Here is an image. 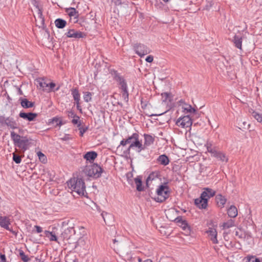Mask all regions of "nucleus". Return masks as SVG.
<instances>
[{"instance_id":"obj_1","label":"nucleus","mask_w":262,"mask_h":262,"mask_svg":"<svg viewBox=\"0 0 262 262\" xmlns=\"http://www.w3.org/2000/svg\"><path fill=\"white\" fill-rule=\"evenodd\" d=\"M131 149L140 152L144 150L142 141L139 140V136L137 133H134L126 139L121 141L120 145L117 147V150L122 156L127 157L130 154Z\"/></svg>"},{"instance_id":"obj_2","label":"nucleus","mask_w":262,"mask_h":262,"mask_svg":"<svg viewBox=\"0 0 262 262\" xmlns=\"http://www.w3.org/2000/svg\"><path fill=\"white\" fill-rule=\"evenodd\" d=\"M69 188L80 196H86L87 193L83 180L79 178L71 179L68 182Z\"/></svg>"},{"instance_id":"obj_3","label":"nucleus","mask_w":262,"mask_h":262,"mask_svg":"<svg viewBox=\"0 0 262 262\" xmlns=\"http://www.w3.org/2000/svg\"><path fill=\"white\" fill-rule=\"evenodd\" d=\"M156 192L155 200L157 202H163L169 197L170 189L167 183H164L158 186Z\"/></svg>"},{"instance_id":"obj_4","label":"nucleus","mask_w":262,"mask_h":262,"mask_svg":"<svg viewBox=\"0 0 262 262\" xmlns=\"http://www.w3.org/2000/svg\"><path fill=\"white\" fill-rule=\"evenodd\" d=\"M102 169L97 164L85 166L83 169L84 173L90 177L99 178L102 173Z\"/></svg>"},{"instance_id":"obj_5","label":"nucleus","mask_w":262,"mask_h":262,"mask_svg":"<svg viewBox=\"0 0 262 262\" xmlns=\"http://www.w3.org/2000/svg\"><path fill=\"white\" fill-rule=\"evenodd\" d=\"M11 137L15 145L24 150L27 149L29 141L26 137H21L14 132H11Z\"/></svg>"},{"instance_id":"obj_6","label":"nucleus","mask_w":262,"mask_h":262,"mask_svg":"<svg viewBox=\"0 0 262 262\" xmlns=\"http://www.w3.org/2000/svg\"><path fill=\"white\" fill-rule=\"evenodd\" d=\"M192 124V120L189 115L180 117L176 121V124L182 128H190Z\"/></svg>"},{"instance_id":"obj_7","label":"nucleus","mask_w":262,"mask_h":262,"mask_svg":"<svg viewBox=\"0 0 262 262\" xmlns=\"http://www.w3.org/2000/svg\"><path fill=\"white\" fill-rule=\"evenodd\" d=\"M179 106L181 107L182 111L185 114L191 115L196 113V110L190 104L185 103L183 100H181L179 102Z\"/></svg>"},{"instance_id":"obj_8","label":"nucleus","mask_w":262,"mask_h":262,"mask_svg":"<svg viewBox=\"0 0 262 262\" xmlns=\"http://www.w3.org/2000/svg\"><path fill=\"white\" fill-rule=\"evenodd\" d=\"M208 238L213 244H217L219 242L217 239V232L215 227H209L206 231Z\"/></svg>"},{"instance_id":"obj_9","label":"nucleus","mask_w":262,"mask_h":262,"mask_svg":"<svg viewBox=\"0 0 262 262\" xmlns=\"http://www.w3.org/2000/svg\"><path fill=\"white\" fill-rule=\"evenodd\" d=\"M136 53L140 57H142L150 53V50L144 45L138 44L134 46Z\"/></svg>"},{"instance_id":"obj_10","label":"nucleus","mask_w":262,"mask_h":262,"mask_svg":"<svg viewBox=\"0 0 262 262\" xmlns=\"http://www.w3.org/2000/svg\"><path fill=\"white\" fill-rule=\"evenodd\" d=\"M66 12L70 17V21L76 23L78 21L79 13L74 8L70 7L66 9Z\"/></svg>"},{"instance_id":"obj_11","label":"nucleus","mask_w":262,"mask_h":262,"mask_svg":"<svg viewBox=\"0 0 262 262\" xmlns=\"http://www.w3.org/2000/svg\"><path fill=\"white\" fill-rule=\"evenodd\" d=\"M208 201L204 197L201 196L194 200L195 205L200 209H206L208 207Z\"/></svg>"},{"instance_id":"obj_12","label":"nucleus","mask_w":262,"mask_h":262,"mask_svg":"<svg viewBox=\"0 0 262 262\" xmlns=\"http://www.w3.org/2000/svg\"><path fill=\"white\" fill-rule=\"evenodd\" d=\"M66 35L68 37L74 38H83L85 36L82 32L80 31H76L74 29L69 30L66 33Z\"/></svg>"},{"instance_id":"obj_13","label":"nucleus","mask_w":262,"mask_h":262,"mask_svg":"<svg viewBox=\"0 0 262 262\" xmlns=\"http://www.w3.org/2000/svg\"><path fill=\"white\" fill-rule=\"evenodd\" d=\"M216 193V191L210 188H203V191L202 192V196L206 198L207 201H208V200L214 196Z\"/></svg>"},{"instance_id":"obj_14","label":"nucleus","mask_w":262,"mask_h":262,"mask_svg":"<svg viewBox=\"0 0 262 262\" xmlns=\"http://www.w3.org/2000/svg\"><path fill=\"white\" fill-rule=\"evenodd\" d=\"M19 116L21 118L27 120L29 121H32L35 119L37 116V114L33 113H26L24 112H20L19 114Z\"/></svg>"},{"instance_id":"obj_15","label":"nucleus","mask_w":262,"mask_h":262,"mask_svg":"<svg viewBox=\"0 0 262 262\" xmlns=\"http://www.w3.org/2000/svg\"><path fill=\"white\" fill-rule=\"evenodd\" d=\"M215 201L219 207L223 208L227 202V199L224 196L217 194L215 196Z\"/></svg>"},{"instance_id":"obj_16","label":"nucleus","mask_w":262,"mask_h":262,"mask_svg":"<svg viewBox=\"0 0 262 262\" xmlns=\"http://www.w3.org/2000/svg\"><path fill=\"white\" fill-rule=\"evenodd\" d=\"M10 221L9 217L7 216H0V226L7 230L9 229V226Z\"/></svg>"},{"instance_id":"obj_17","label":"nucleus","mask_w":262,"mask_h":262,"mask_svg":"<svg viewBox=\"0 0 262 262\" xmlns=\"http://www.w3.org/2000/svg\"><path fill=\"white\" fill-rule=\"evenodd\" d=\"M97 152L95 151H88L83 156V158L86 161H89L91 162L94 161V160L97 158Z\"/></svg>"},{"instance_id":"obj_18","label":"nucleus","mask_w":262,"mask_h":262,"mask_svg":"<svg viewBox=\"0 0 262 262\" xmlns=\"http://www.w3.org/2000/svg\"><path fill=\"white\" fill-rule=\"evenodd\" d=\"M4 122L11 128L15 129L17 128V124L14 120L12 118H7L5 119Z\"/></svg>"},{"instance_id":"obj_19","label":"nucleus","mask_w":262,"mask_h":262,"mask_svg":"<svg viewBox=\"0 0 262 262\" xmlns=\"http://www.w3.org/2000/svg\"><path fill=\"white\" fill-rule=\"evenodd\" d=\"M205 146L206 147L207 151L209 152L212 157H214L219 151L215 147L212 146L211 143L207 142Z\"/></svg>"},{"instance_id":"obj_20","label":"nucleus","mask_w":262,"mask_h":262,"mask_svg":"<svg viewBox=\"0 0 262 262\" xmlns=\"http://www.w3.org/2000/svg\"><path fill=\"white\" fill-rule=\"evenodd\" d=\"M157 161L159 164L164 166L167 165L169 163L168 158L165 155L160 156L158 157Z\"/></svg>"},{"instance_id":"obj_21","label":"nucleus","mask_w":262,"mask_h":262,"mask_svg":"<svg viewBox=\"0 0 262 262\" xmlns=\"http://www.w3.org/2000/svg\"><path fill=\"white\" fill-rule=\"evenodd\" d=\"M234 226V221L230 219L226 222L223 223L220 225V227L222 228L223 230L227 229Z\"/></svg>"},{"instance_id":"obj_22","label":"nucleus","mask_w":262,"mask_h":262,"mask_svg":"<svg viewBox=\"0 0 262 262\" xmlns=\"http://www.w3.org/2000/svg\"><path fill=\"white\" fill-rule=\"evenodd\" d=\"M37 86H39L43 90H46L49 88V83L47 82L43 79L39 78L36 80Z\"/></svg>"},{"instance_id":"obj_23","label":"nucleus","mask_w":262,"mask_h":262,"mask_svg":"<svg viewBox=\"0 0 262 262\" xmlns=\"http://www.w3.org/2000/svg\"><path fill=\"white\" fill-rule=\"evenodd\" d=\"M144 143L143 144L144 149L149 145H151L154 142V139L151 136L148 135H144Z\"/></svg>"},{"instance_id":"obj_24","label":"nucleus","mask_w":262,"mask_h":262,"mask_svg":"<svg viewBox=\"0 0 262 262\" xmlns=\"http://www.w3.org/2000/svg\"><path fill=\"white\" fill-rule=\"evenodd\" d=\"M227 213L230 217H235L237 215V209L234 206H231L227 210Z\"/></svg>"},{"instance_id":"obj_25","label":"nucleus","mask_w":262,"mask_h":262,"mask_svg":"<svg viewBox=\"0 0 262 262\" xmlns=\"http://www.w3.org/2000/svg\"><path fill=\"white\" fill-rule=\"evenodd\" d=\"M162 98L163 102H166L167 104L170 103L172 100V96L171 94L168 93H164L162 94Z\"/></svg>"},{"instance_id":"obj_26","label":"nucleus","mask_w":262,"mask_h":262,"mask_svg":"<svg viewBox=\"0 0 262 262\" xmlns=\"http://www.w3.org/2000/svg\"><path fill=\"white\" fill-rule=\"evenodd\" d=\"M214 157L219 159L220 160H221L223 162H227L228 160L227 157H226V155L224 153L221 152L220 151H218L216 152V154L214 156Z\"/></svg>"},{"instance_id":"obj_27","label":"nucleus","mask_w":262,"mask_h":262,"mask_svg":"<svg viewBox=\"0 0 262 262\" xmlns=\"http://www.w3.org/2000/svg\"><path fill=\"white\" fill-rule=\"evenodd\" d=\"M44 233L46 236L48 237L50 241L57 242V238L56 235L53 232L46 230L45 231Z\"/></svg>"},{"instance_id":"obj_28","label":"nucleus","mask_w":262,"mask_h":262,"mask_svg":"<svg viewBox=\"0 0 262 262\" xmlns=\"http://www.w3.org/2000/svg\"><path fill=\"white\" fill-rule=\"evenodd\" d=\"M72 95L74 100L76 102H80V95L78 90L77 89H74L71 90Z\"/></svg>"},{"instance_id":"obj_29","label":"nucleus","mask_w":262,"mask_h":262,"mask_svg":"<svg viewBox=\"0 0 262 262\" xmlns=\"http://www.w3.org/2000/svg\"><path fill=\"white\" fill-rule=\"evenodd\" d=\"M134 181L136 185V188L137 190L139 191H142L143 188L142 187L141 178L140 177H137V178H135Z\"/></svg>"},{"instance_id":"obj_30","label":"nucleus","mask_w":262,"mask_h":262,"mask_svg":"<svg viewBox=\"0 0 262 262\" xmlns=\"http://www.w3.org/2000/svg\"><path fill=\"white\" fill-rule=\"evenodd\" d=\"M242 38L241 37L235 35L234 37V43L235 46L238 49H241L242 46Z\"/></svg>"},{"instance_id":"obj_31","label":"nucleus","mask_w":262,"mask_h":262,"mask_svg":"<svg viewBox=\"0 0 262 262\" xmlns=\"http://www.w3.org/2000/svg\"><path fill=\"white\" fill-rule=\"evenodd\" d=\"M122 97L124 100L126 102H127L128 100V94L127 91V88L126 84H123L122 85Z\"/></svg>"},{"instance_id":"obj_32","label":"nucleus","mask_w":262,"mask_h":262,"mask_svg":"<svg viewBox=\"0 0 262 262\" xmlns=\"http://www.w3.org/2000/svg\"><path fill=\"white\" fill-rule=\"evenodd\" d=\"M56 26L58 28H63L66 26V21L62 19H57L55 21Z\"/></svg>"},{"instance_id":"obj_33","label":"nucleus","mask_w":262,"mask_h":262,"mask_svg":"<svg viewBox=\"0 0 262 262\" xmlns=\"http://www.w3.org/2000/svg\"><path fill=\"white\" fill-rule=\"evenodd\" d=\"M21 105L24 108H30L33 106V103L26 99L22 100Z\"/></svg>"},{"instance_id":"obj_34","label":"nucleus","mask_w":262,"mask_h":262,"mask_svg":"<svg viewBox=\"0 0 262 262\" xmlns=\"http://www.w3.org/2000/svg\"><path fill=\"white\" fill-rule=\"evenodd\" d=\"M253 117L257 120V121L262 124V114L256 112H253L252 113Z\"/></svg>"},{"instance_id":"obj_35","label":"nucleus","mask_w":262,"mask_h":262,"mask_svg":"<svg viewBox=\"0 0 262 262\" xmlns=\"http://www.w3.org/2000/svg\"><path fill=\"white\" fill-rule=\"evenodd\" d=\"M37 155L41 162L42 163H46L47 162V157L42 152L40 151H37Z\"/></svg>"},{"instance_id":"obj_36","label":"nucleus","mask_w":262,"mask_h":262,"mask_svg":"<svg viewBox=\"0 0 262 262\" xmlns=\"http://www.w3.org/2000/svg\"><path fill=\"white\" fill-rule=\"evenodd\" d=\"M83 99L86 102L91 101L92 99V94L90 92H84Z\"/></svg>"},{"instance_id":"obj_37","label":"nucleus","mask_w":262,"mask_h":262,"mask_svg":"<svg viewBox=\"0 0 262 262\" xmlns=\"http://www.w3.org/2000/svg\"><path fill=\"white\" fill-rule=\"evenodd\" d=\"M19 254L21 258V259L24 262H28L30 260V258H29L28 256L26 255L23 250H20L19 251Z\"/></svg>"},{"instance_id":"obj_38","label":"nucleus","mask_w":262,"mask_h":262,"mask_svg":"<svg viewBox=\"0 0 262 262\" xmlns=\"http://www.w3.org/2000/svg\"><path fill=\"white\" fill-rule=\"evenodd\" d=\"M52 122L55 124L56 126H60L62 125L61 119L57 117L52 119Z\"/></svg>"},{"instance_id":"obj_39","label":"nucleus","mask_w":262,"mask_h":262,"mask_svg":"<svg viewBox=\"0 0 262 262\" xmlns=\"http://www.w3.org/2000/svg\"><path fill=\"white\" fill-rule=\"evenodd\" d=\"M71 113H72V115H73V119L72 121V122L74 124H77L78 126L80 127L81 125V123L79 121V117L78 116L74 115L73 113L71 112Z\"/></svg>"},{"instance_id":"obj_40","label":"nucleus","mask_w":262,"mask_h":262,"mask_svg":"<svg viewBox=\"0 0 262 262\" xmlns=\"http://www.w3.org/2000/svg\"><path fill=\"white\" fill-rule=\"evenodd\" d=\"M235 235L240 238H242L244 235V231L240 228H238L235 231Z\"/></svg>"},{"instance_id":"obj_41","label":"nucleus","mask_w":262,"mask_h":262,"mask_svg":"<svg viewBox=\"0 0 262 262\" xmlns=\"http://www.w3.org/2000/svg\"><path fill=\"white\" fill-rule=\"evenodd\" d=\"M13 160L17 164H19L21 162V159L19 156L16 155L15 153L13 154Z\"/></svg>"},{"instance_id":"obj_42","label":"nucleus","mask_w":262,"mask_h":262,"mask_svg":"<svg viewBox=\"0 0 262 262\" xmlns=\"http://www.w3.org/2000/svg\"><path fill=\"white\" fill-rule=\"evenodd\" d=\"M87 129L88 127L84 128L80 126L79 128L80 136L81 137H82L83 136L84 133L87 130Z\"/></svg>"},{"instance_id":"obj_43","label":"nucleus","mask_w":262,"mask_h":262,"mask_svg":"<svg viewBox=\"0 0 262 262\" xmlns=\"http://www.w3.org/2000/svg\"><path fill=\"white\" fill-rule=\"evenodd\" d=\"M254 256L252 255H248L245 258V260H246V262H253V260H251L252 259L254 258Z\"/></svg>"},{"instance_id":"obj_44","label":"nucleus","mask_w":262,"mask_h":262,"mask_svg":"<svg viewBox=\"0 0 262 262\" xmlns=\"http://www.w3.org/2000/svg\"><path fill=\"white\" fill-rule=\"evenodd\" d=\"M145 60L148 62H152L154 60V57L151 55H149L146 58Z\"/></svg>"},{"instance_id":"obj_45","label":"nucleus","mask_w":262,"mask_h":262,"mask_svg":"<svg viewBox=\"0 0 262 262\" xmlns=\"http://www.w3.org/2000/svg\"><path fill=\"white\" fill-rule=\"evenodd\" d=\"M86 244V241L84 239H79L78 242V245L80 246H83Z\"/></svg>"},{"instance_id":"obj_46","label":"nucleus","mask_w":262,"mask_h":262,"mask_svg":"<svg viewBox=\"0 0 262 262\" xmlns=\"http://www.w3.org/2000/svg\"><path fill=\"white\" fill-rule=\"evenodd\" d=\"M35 228H36V232L37 233H41L42 231V229L40 226H35Z\"/></svg>"},{"instance_id":"obj_47","label":"nucleus","mask_w":262,"mask_h":262,"mask_svg":"<svg viewBox=\"0 0 262 262\" xmlns=\"http://www.w3.org/2000/svg\"><path fill=\"white\" fill-rule=\"evenodd\" d=\"M77 108L81 113L82 108L80 106V102H76Z\"/></svg>"},{"instance_id":"obj_48","label":"nucleus","mask_w":262,"mask_h":262,"mask_svg":"<svg viewBox=\"0 0 262 262\" xmlns=\"http://www.w3.org/2000/svg\"><path fill=\"white\" fill-rule=\"evenodd\" d=\"M0 259H1V261L3 262H6V258L4 254H1L0 255Z\"/></svg>"},{"instance_id":"obj_49","label":"nucleus","mask_w":262,"mask_h":262,"mask_svg":"<svg viewBox=\"0 0 262 262\" xmlns=\"http://www.w3.org/2000/svg\"><path fill=\"white\" fill-rule=\"evenodd\" d=\"M55 86V84L53 82L49 83V88L50 90L53 89Z\"/></svg>"},{"instance_id":"obj_50","label":"nucleus","mask_w":262,"mask_h":262,"mask_svg":"<svg viewBox=\"0 0 262 262\" xmlns=\"http://www.w3.org/2000/svg\"><path fill=\"white\" fill-rule=\"evenodd\" d=\"M182 225L183 226V228L184 229H185L187 226V223H186V222L185 221H183L182 222Z\"/></svg>"},{"instance_id":"obj_51","label":"nucleus","mask_w":262,"mask_h":262,"mask_svg":"<svg viewBox=\"0 0 262 262\" xmlns=\"http://www.w3.org/2000/svg\"><path fill=\"white\" fill-rule=\"evenodd\" d=\"M126 261L132 262L133 261V257L132 256L129 257L126 260Z\"/></svg>"},{"instance_id":"obj_52","label":"nucleus","mask_w":262,"mask_h":262,"mask_svg":"<svg viewBox=\"0 0 262 262\" xmlns=\"http://www.w3.org/2000/svg\"><path fill=\"white\" fill-rule=\"evenodd\" d=\"M37 11H38V16H39V17H41V15H42V13H41V12L40 10L38 9V10H37Z\"/></svg>"},{"instance_id":"obj_53","label":"nucleus","mask_w":262,"mask_h":262,"mask_svg":"<svg viewBox=\"0 0 262 262\" xmlns=\"http://www.w3.org/2000/svg\"><path fill=\"white\" fill-rule=\"evenodd\" d=\"M143 262H153L151 259H147L144 260Z\"/></svg>"},{"instance_id":"obj_54","label":"nucleus","mask_w":262,"mask_h":262,"mask_svg":"<svg viewBox=\"0 0 262 262\" xmlns=\"http://www.w3.org/2000/svg\"><path fill=\"white\" fill-rule=\"evenodd\" d=\"M253 262H260V260L258 258H256L255 259V260H253Z\"/></svg>"},{"instance_id":"obj_55","label":"nucleus","mask_w":262,"mask_h":262,"mask_svg":"<svg viewBox=\"0 0 262 262\" xmlns=\"http://www.w3.org/2000/svg\"><path fill=\"white\" fill-rule=\"evenodd\" d=\"M173 212V210H168L166 213V215H167L168 214L170 213L171 212Z\"/></svg>"},{"instance_id":"obj_56","label":"nucleus","mask_w":262,"mask_h":262,"mask_svg":"<svg viewBox=\"0 0 262 262\" xmlns=\"http://www.w3.org/2000/svg\"><path fill=\"white\" fill-rule=\"evenodd\" d=\"M138 262H143L144 260H142V259L140 257H138Z\"/></svg>"},{"instance_id":"obj_57","label":"nucleus","mask_w":262,"mask_h":262,"mask_svg":"<svg viewBox=\"0 0 262 262\" xmlns=\"http://www.w3.org/2000/svg\"><path fill=\"white\" fill-rule=\"evenodd\" d=\"M115 4H120V2H119V0H116V1H115Z\"/></svg>"},{"instance_id":"obj_58","label":"nucleus","mask_w":262,"mask_h":262,"mask_svg":"<svg viewBox=\"0 0 262 262\" xmlns=\"http://www.w3.org/2000/svg\"><path fill=\"white\" fill-rule=\"evenodd\" d=\"M113 241L114 243L117 242L116 239H114Z\"/></svg>"}]
</instances>
